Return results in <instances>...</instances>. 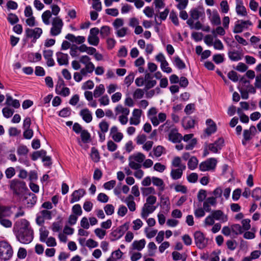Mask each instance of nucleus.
<instances>
[{
  "label": "nucleus",
  "instance_id": "nucleus-1",
  "mask_svg": "<svg viewBox=\"0 0 261 261\" xmlns=\"http://www.w3.org/2000/svg\"><path fill=\"white\" fill-rule=\"evenodd\" d=\"M14 231L18 241L23 244H28L33 239V230L30 226V223L26 219H22L17 221L14 224Z\"/></svg>",
  "mask_w": 261,
  "mask_h": 261
},
{
  "label": "nucleus",
  "instance_id": "nucleus-2",
  "mask_svg": "<svg viewBox=\"0 0 261 261\" xmlns=\"http://www.w3.org/2000/svg\"><path fill=\"white\" fill-rule=\"evenodd\" d=\"M158 111L155 108H150L147 112V116L153 126L158 125L160 123L164 122L166 119V115L164 113H160L158 117L156 116Z\"/></svg>",
  "mask_w": 261,
  "mask_h": 261
},
{
  "label": "nucleus",
  "instance_id": "nucleus-3",
  "mask_svg": "<svg viewBox=\"0 0 261 261\" xmlns=\"http://www.w3.org/2000/svg\"><path fill=\"white\" fill-rule=\"evenodd\" d=\"M13 250L11 245L7 242L0 241V258L7 260L12 256Z\"/></svg>",
  "mask_w": 261,
  "mask_h": 261
},
{
  "label": "nucleus",
  "instance_id": "nucleus-4",
  "mask_svg": "<svg viewBox=\"0 0 261 261\" xmlns=\"http://www.w3.org/2000/svg\"><path fill=\"white\" fill-rule=\"evenodd\" d=\"M51 28L50 33L51 36H56L59 35L62 31L63 22L59 17H56L52 19Z\"/></svg>",
  "mask_w": 261,
  "mask_h": 261
},
{
  "label": "nucleus",
  "instance_id": "nucleus-5",
  "mask_svg": "<svg viewBox=\"0 0 261 261\" xmlns=\"http://www.w3.org/2000/svg\"><path fill=\"white\" fill-rule=\"evenodd\" d=\"M195 244L199 249L204 248L207 245V239H206L203 233L197 231L194 234Z\"/></svg>",
  "mask_w": 261,
  "mask_h": 261
},
{
  "label": "nucleus",
  "instance_id": "nucleus-6",
  "mask_svg": "<svg viewBox=\"0 0 261 261\" xmlns=\"http://www.w3.org/2000/svg\"><path fill=\"white\" fill-rule=\"evenodd\" d=\"M217 160L215 158H210L201 162L199 166V170L204 172L215 169L217 165Z\"/></svg>",
  "mask_w": 261,
  "mask_h": 261
},
{
  "label": "nucleus",
  "instance_id": "nucleus-7",
  "mask_svg": "<svg viewBox=\"0 0 261 261\" xmlns=\"http://www.w3.org/2000/svg\"><path fill=\"white\" fill-rule=\"evenodd\" d=\"M99 30L97 28H93L90 29V33L87 38L89 44L93 46H97L99 42V38L98 36Z\"/></svg>",
  "mask_w": 261,
  "mask_h": 261
},
{
  "label": "nucleus",
  "instance_id": "nucleus-8",
  "mask_svg": "<svg viewBox=\"0 0 261 261\" xmlns=\"http://www.w3.org/2000/svg\"><path fill=\"white\" fill-rule=\"evenodd\" d=\"M204 13L203 11L198 10V9H193L190 11V18L187 21V23L193 28V22L194 20H198L200 17L203 16Z\"/></svg>",
  "mask_w": 261,
  "mask_h": 261
},
{
  "label": "nucleus",
  "instance_id": "nucleus-9",
  "mask_svg": "<svg viewBox=\"0 0 261 261\" xmlns=\"http://www.w3.org/2000/svg\"><path fill=\"white\" fill-rule=\"evenodd\" d=\"M25 33L27 38H33V41L35 42L41 36L42 34V30L40 28H27L25 30Z\"/></svg>",
  "mask_w": 261,
  "mask_h": 261
},
{
  "label": "nucleus",
  "instance_id": "nucleus-10",
  "mask_svg": "<svg viewBox=\"0 0 261 261\" xmlns=\"http://www.w3.org/2000/svg\"><path fill=\"white\" fill-rule=\"evenodd\" d=\"M252 25V22L249 20H238L236 22L234 26L233 32L234 33H240L242 32L244 29H247L249 26Z\"/></svg>",
  "mask_w": 261,
  "mask_h": 261
},
{
  "label": "nucleus",
  "instance_id": "nucleus-11",
  "mask_svg": "<svg viewBox=\"0 0 261 261\" xmlns=\"http://www.w3.org/2000/svg\"><path fill=\"white\" fill-rule=\"evenodd\" d=\"M142 111L141 109H135L132 112V116L129 119L130 125H138L141 122Z\"/></svg>",
  "mask_w": 261,
  "mask_h": 261
},
{
  "label": "nucleus",
  "instance_id": "nucleus-12",
  "mask_svg": "<svg viewBox=\"0 0 261 261\" xmlns=\"http://www.w3.org/2000/svg\"><path fill=\"white\" fill-rule=\"evenodd\" d=\"M211 215L215 220L220 221L222 223L227 222L228 219V216L220 210L212 211L211 212Z\"/></svg>",
  "mask_w": 261,
  "mask_h": 261
},
{
  "label": "nucleus",
  "instance_id": "nucleus-13",
  "mask_svg": "<svg viewBox=\"0 0 261 261\" xmlns=\"http://www.w3.org/2000/svg\"><path fill=\"white\" fill-rule=\"evenodd\" d=\"M169 140L173 143H179L182 139V135L178 132L176 128H172L168 135Z\"/></svg>",
  "mask_w": 261,
  "mask_h": 261
},
{
  "label": "nucleus",
  "instance_id": "nucleus-14",
  "mask_svg": "<svg viewBox=\"0 0 261 261\" xmlns=\"http://www.w3.org/2000/svg\"><path fill=\"white\" fill-rule=\"evenodd\" d=\"M224 144L223 139L220 138L213 143L209 144L208 145V149L214 152L217 153L219 150H220Z\"/></svg>",
  "mask_w": 261,
  "mask_h": 261
},
{
  "label": "nucleus",
  "instance_id": "nucleus-15",
  "mask_svg": "<svg viewBox=\"0 0 261 261\" xmlns=\"http://www.w3.org/2000/svg\"><path fill=\"white\" fill-rule=\"evenodd\" d=\"M156 209V206L154 205L144 204L142 208L141 216L143 219H147L149 214L153 213Z\"/></svg>",
  "mask_w": 261,
  "mask_h": 261
},
{
  "label": "nucleus",
  "instance_id": "nucleus-16",
  "mask_svg": "<svg viewBox=\"0 0 261 261\" xmlns=\"http://www.w3.org/2000/svg\"><path fill=\"white\" fill-rule=\"evenodd\" d=\"M217 202L213 197H207L203 203V207L206 212H211V206H216Z\"/></svg>",
  "mask_w": 261,
  "mask_h": 261
},
{
  "label": "nucleus",
  "instance_id": "nucleus-17",
  "mask_svg": "<svg viewBox=\"0 0 261 261\" xmlns=\"http://www.w3.org/2000/svg\"><path fill=\"white\" fill-rule=\"evenodd\" d=\"M186 168V166L182 165L180 168L172 169L170 172L172 178L174 180L179 179L181 177L183 171L185 170Z\"/></svg>",
  "mask_w": 261,
  "mask_h": 261
},
{
  "label": "nucleus",
  "instance_id": "nucleus-18",
  "mask_svg": "<svg viewBox=\"0 0 261 261\" xmlns=\"http://www.w3.org/2000/svg\"><path fill=\"white\" fill-rule=\"evenodd\" d=\"M85 194V191L83 189L74 191L71 194L70 203H73L80 200Z\"/></svg>",
  "mask_w": 261,
  "mask_h": 261
},
{
  "label": "nucleus",
  "instance_id": "nucleus-19",
  "mask_svg": "<svg viewBox=\"0 0 261 261\" xmlns=\"http://www.w3.org/2000/svg\"><path fill=\"white\" fill-rule=\"evenodd\" d=\"M207 127L205 129V133L210 136L212 134L214 133L217 130L216 123L211 119H207L206 121Z\"/></svg>",
  "mask_w": 261,
  "mask_h": 261
},
{
  "label": "nucleus",
  "instance_id": "nucleus-20",
  "mask_svg": "<svg viewBox=\"0 0 261 261\" xmlns=\"http://www.w3.org/2000/svg\"><path fill=\"white\" fill-rule=\"evenodd\" d=\"M57 60L60 65H66L68 64V56L61 52L56 54Z\"/></svg>",
  "mask_w": 261,
  "mask_h": 261
},
{
  "label": "nucleus",
  "instance_id": "nucleus-21",
  "mask_svg": "<svg viewBox=\"0 0 261 261\" xmlns=\"http://www.w3.org/2000/svg\"><path fill=\"white\" fill-rule=\"evenodd\" d=\"M65 38L72 42H75L79 44L83 43L86 40V39L84 36H75L74 35L71 34H68L65 36Z\"/></svg>",
  "mask_w": 261,
  "mask_h": 261
},
{
  "label": "nucleus",
  "instance_id": "nucleus-22",
  "mask_svg": "<svg viewBox=\"0 0 261 261\" xmlns=\"http://www.w3.org/2000/svg\"><path fill=\"white\" fill-rule=\"evenodd\" d=\"M12 214L11 207L0 205V219L9 217Z\"/></svg>",
  "mask_w": 261,
  "mask_h": 261
},
{
  "label": "nucleus",
  "instance_id": "nucleus-23",
  "mask_svg": "<svg viewBox=\"0 0 261 261\" xmlns=\"http://www.w3.org/2000/svg\"><path fill=\"white\" fill-rule=\"evenodd\" d=\"M53 53L51 50H44L43 52L44 58L46 60V64L48 66L51 67L55 65V62L52 58Z\"/></svg>",
  "mask_w": 261,
  "mask_h": 261
},
{
  "label": "nucleus",
  "instance_id": "nucleus-24",
  "mask_svg": "<svg viewBox=\"0 0 261 261\" xmlns=\"http://www.w3.org/2000/svg\"><path fill=\"white\" fill-rule=\"evenodd\" d=\"M80 116L87 123L90 122L92 120V116L91 112L87 108L84 109L80 111Z\"/></svg>",
  "mask_w": 261,
  "mask_h": 261
},
{
  "label": "nucleus",
  "instance_id": "nucleus-25",
  "mask_svg": "<svg viewBox=\"0 0 261 261\" xmlns=\"http://www.w3.org/2000/svg\"><path fill=\"white\" fill-rule=\"evenodd\" d=\"M124 202L126 204L130 212L136 210V203L134 201V197L132 195H129L124 200Z\"/></svg>",
  "mask_w": 261,
  "mask_h": 261
},
{
  "label": "nucleus",
  "instance_id": "nucleus-26",
  "mask_svg": "<svg viewBox=\"0 0 261 261\" xmlns=\"http://www.w3.org/2000/svg\"><path fill=\"white\" fill-rule=\"evenodd\" d=\"M5 104L8 106H12L15 109L19 108L20 106L19 100L17 99H13L9 94L6 95Z\"/></svg>",
  "mask_w": 261,
  "mask_h": 261
},
{
  "label": "nucleus",
  "instance_id": "nucleus-27",
  "mask_svg": "<svg viewBox=\"0 0 261 261\" xmlns=\"http://www.w3.org/2000/svg\"><path fill=\"white\" fill-rule=\"evenodd\" d=\"M115 112L116 115H129V110L121 105H118L115 108Z\"/></svg>",
  "mask_w": 261,
  "mask_h": 261
},
{
  "label": "nucleus",
  "instance_id": "nucleus-28",
  "mask_svg": "<svg viewBox=\"0 0 261 261\" xmlns=\"http://www.w3.org/2000/svg\"><path fill=\"white\" fill-rule=\"evenodd\" d=\"M24 200H25V202L29 206L33 205L35 204L36 202L37 198L35 194L33 193H29L25 195Z\"/></svg>",
  "mask_w": 261,
  "mask_h": 261
},
{
  "label": "nucleus",
  "instance_id": "nucleus-29",
  "mask_svg": "<svg viewBox=\"0 0 261 261\" xmlns=\"http://www.w3.org/2000/svg\"><path fill=\"white\" fill-rule=\"evenodd\" d=\"M145 244L146 241L145 239H143L139 241H134L132 244V246L133 249L141 251L144 248Z\"/></svg>",
  "mask_w": 261,
  "mask_h": 261
},
{
  "label": "nucleus",
  "instance_id": "nucleus-30",
  "mask_svg": "<svg viewBox=\"0 0 261 261\" xmlns=\"http://www.w3.org/2000/svg\"><path fill=\"white\" fill-rule=\"evenodd\" d=\"M182 126L185 129H189L194 127L195 120L191 118H185L182 120Z\"/></svg>",
  "mask_w": 261,
  "mask_h": 261
},
{
  "label": "nucleus",
  "instance_id": "nucleus-31",
  "mask_svg": "<svg viewBox=\"0 0 261 261\" xmlns=\"http://www.w3.org/2000/svg\"><path fill=\"white\" fill-rule=\"evenodd\" d=\"M152 182L153 185L159 187V190L161 191L164 190V183L162 179L156 177H152Z\"/></svg>",
  "mask_w": 261,
  "mask_h": 261
},
{
  "label": "nucleus",
  "instance_id": "nucleus-32",
  "mask_svg": "<svg viewBox=\"0 0 261 261\" xmlns=\"http://www.w3.org/2000/svg\"><path fill=\"white\" fill-rule=\"evenodd\" d=\"M198 160L195 156H192L189 159L188 163V168L192 170H194L197 167Z\"/></svg>",
  "mask_w": 261,
  "mask_h": 261
},
{
  "label": "nucleus",
  "instance_id": "nucleus-33",
  "mask_svg": "<svg viewBox=\"0 0 261 261\" xmlns=\"http://www.w3.org/2000/svg\"><path fill=\"white\" fill-rule=\"evenodd\" d=\"M236 12L238 15L246 16L247 14L245 7L243 5L242 2H240L236 6Z\"/></svg>",
  "mask_w": 261,
  "mask_h": 261
},
{
  "label": "nucleus",
  "instance_id": "nucleus-34",
  "mask_svg": "<svg viewBox=\"0 0 261 261\" xmlns=\"http://www.w3.org/2000/svg\"><path fill=\"white\" fill-rule=\"evenodd\" d=\"M105 91L104 85L100 84L97 86L93 92V96L94 97L97 98L102 95Z\"/></svg>",
  "mask_w": 261,
  "mask_h": 261
},
{
  "label": "nucleus",
  "instance_id": "nucleus-35",
  "mask_svg": "<svg viewBox=\"0 0 261 261\" xmlns=\"http://www.w3.org/2000/svg\"><path fill=\"white\" fill-rule=\"evenodd\" d=\"M129 157H130L132 159L134 160L135 161L138 162L140 164L142 163L145 159V155L141 152H137L135 153L130 155Z\"/></svg>",
  "mask_w": 261,
  "mask_h": 261
},
{
  "label": "nucleus",
  "instance_id": "nucleus-36",
  "mask_svg": "<svg viewBox=\"0 0 261 261\" xmlns=\"http://www.w3.org/2000/svg\"><path fill=\"white\" fill-rule=\"evenodd\" d=\"M39 232L40 241L45 242L48 236L49 231L44 227H42L39 229Z\"/></svg>",
  "mask_w": 261,
  "mask_h": 261
},
{
  "label": "nucleus",
  "instance_id": "nucleus-37",
  "mask_svg": "<svg viewBox=\"0 0 261 261\" xmlns=\"http://www.w3.org/2000/svg\"><path fill=\"white\" fill-rule=\"evenodd\" d=\"M25 187L24 182L17 180H13L11 184V188L13 189L16 192L18 188H24Z\"/></svg>",
  "mask_w": 261,
  "mask_h": 261
},
{
  "label": "nucleus",
  "instance_id": "nucleus-38",
  "mask_svg": "<svg viewBox=\"0 0 261 261\" xmlns=\"http://www.w3.org/2000/svg\"><path fill=\"white\" fill-rule=\"evenodd\" d=\"M51 16V13L49 10L44 12L42 15V19L43 23L46 25L50 24L49 19Z\"/></svg>",
  "mask_w": 261,
  "mask_h": 261
},
{
  "label": "nucleus",
  "instance_id": "nucleus-39",
  "mask_svg": "<svg viewBox=\"0 0 261 261\" xmlns=\"http://www.w3.org/2000/svg\"><path fill=\"white\" fill-rule=\"evenodd\" d=\"M211 21L212 22L216 25H219L221 23L220 17L217 11H214L212 12V16H211Z\"/></svg>",
  "mask_w": 261,
  "mask_h": 261
},
{
  "label": "nucleus",
  "instance_id": "nucleus-40",
  "mask_svg": "<svg viewBox=\"0 0 261 261\" xmlns=\"http://www.w3.org/2000/svg\"><path fill=\"white\" fill-rule=\"evenodd\" d=\"M141 190L143 196H147L150 194H155L156 193L154 188L151 187L142 188Z\"/></svg>",
  "mask_w": 261,
  "mask_h": 261
},
{
  "label": "nucleus",
  "instance_id": "nucleus-41",
  "mask_svg": "<svg viewBox=\"0 0 261 261\" xmlns=\"http://www.w3.org/2000/svg\"><path fill=\"white\" fill-rule=\"evenodd\" d=\"M253 136L248 129H244L243 131V139L242 140L243 145H246V142L251 140Z\"/></svg>",
  "mask_w": 261,
  "mask_h": 261
},
{
  "label": "nucleus",
  "instance_id": "nucleus-42",
  "mask_svg": "<svg viewBox=\"0 0 261 261\" xmlns=\"http://www.w3.org/2000/svg\"><path fill=\"white\" fill-rule=\"evenodd\" d=\"M174 63L178 69H181L186 68V64L178 56L174 58Z\"/></svg>",
  "mask_w": 261,
  "mask_h": 261
},
{
  "label": "nucleus",
  "instance_id": "nucleus-43",
  "mask_svg": "<svg viewBox=\"0 0 261 261\" xmlns=\"http://www.w3.org/2000/svg\"><path fill=\"white\" fill-rule=\"evenodd\" d=\"M165 150L164 147L162 146L158 145L153 149V155L156 158H159L162 155Z\"/></svg>",
  "mask_w": 261,
  "mask_h": 261
},
{
  "label": "nucleus",
  "instance_id": "nucleus-44",
  "mask_svg": "<svg viewBox=\"0 0 261 261\" xmlns=\"http://www.w3.org/2000/svg\"><path fill=\"white\" fill-rule=\"evenodd\" d=\"M129 164L128 165L130 168L134 170H138L141 168L142 165L138 162H137L134 160L132 159L130 157L128 158Z\"/></svg>",
  "mask_w": 261,
  "mask_h": 261
},
{
  "label": "nucleus",
  "instance_id": "nucleus-45",
  "mask_svg": "<svg viewBox=\"0 0 261 261\" xmlns=\"http://www.w3.org/2000/svg\"><path fill=\"white\" fill-rule=\"evenodd\" d=\"M82 141L84 143H87L90 141V134L86 130H83L81 133Z\"/></svg>",
  "mask_w": 261,
  "mask_h": 261
},
{
  "label": "nucleus",
  "instance_id": "nucleus-46",
  "mask_svg": "<svg viewBox=\"0 0 261 261\" xmlns=\"http://www.w3.org/2000/svg\"><path fill=\"white\" fill-rule=\"evenodd\" d=\"M91 158L94 162H98L99 161L100 157L98 150L95 148H91Z\"/></svg>",
  "mask_w": 261,
  "mask_h": 261
},
{
  "label": "nucleus",
  "instance_id": "nucleus-47",
  "mask_svg": "<svg viewBox=\"0 0 261 261\" xmlns=\"http://www.w3.org/2000/svg\"><path fill=\"white\" fill-rule=\"evenodd\" d=\"M231 226L232 232L236 235L242 234L244 232L242 226L240 224H235L232 225Z\"/></svg>",
  "mask_w": 261,
  "mask_h": 261
},
{
  "label": "nucleus",
  "instance_id": "nucleus-48",
  "mask_svg": "<svg viewBox=\"0 0 261 261\" xmlns=\"http://www.w3.org/2000/svg\"><path fill=\"white\" fill-rule=\"evenodd\" d=\"M177 4L176 5L177 8L179 10H184L186 8L188 4V0H175Z\"/></svg>",
  "mask_w": 261,
  "mask_h": 261
},
{
  "label": "nucleus",
  "instance_id": "nucleus-49",
  "mask_svg": "<svg viewBox=\"0 0 261 261\" xmlns=\"http://www.w3.org/2000/svg\"><path fill=\"white\" fill-rule=\"evenodd\" d=\"M2 112L4 116L8 118L11 117L13 115L14 110L8 107H7L3 109Z\"/></svg>",
  "mask_w": 261,
  "mask_h": 261
},
{
  "label": "nucleus",
  "instance_id": "nucleus-50",
  "mask_svg": "<svg viewBox=\"0 0 261 261\" xmlns=\"http://www.w3.org/2000/svg\"><path fill=\"white\" fill-rule=\"evenodd\" d=\"M116 34L119 37H123L127 33L128 28L126 27H122L116 30Z\"/></svg>",
  "mask_w": 261,
  "mask_h": 261
},
{
  "label": "nucleus",
  "instance_id": "nucleus-51",
  "mask_svg": "<svg viewBox=\"0 0 261 261\" xmlns=\"http://www.w3.org/2000/svg\"><path fill=\"white\" fill-rule=\"evenodd\" d=\"M215 224V219L211 215L207 216L204 221V225L205 227L212 226Z\"/></svg>",
  "mask_w": 261,
  "mask_h": 261
},
{
  "label": "nucleus",
  "instance_id": "nucleus-52",
  "mask_svg": "<svg viewBox=\"0 0 261 261\" xmlns=\"http://www.w3.org/2000/svg\"><path fill=\"white\" fill-rule=\"evenodd\" d=\"M149 255L152 256L155 254V250L156 249L157 247L154 242H150L148 244Z\"/></svg>",
  "mask_w": 261,
  "mask_h": 261
},
{
  "label": "nucleus",
  "instance_id": "nucleus-53",
  "mask_svg": "<svg viewBox=\"0 0 261 261\" xmlns=\"http://www.w3.org/2000/svg\"><path fill=\"white\" fill-rule=\"evenodd\" d=\"M99 33L102 37H105L110 34V28L108 26H103L100 28Z\"/></svg>",
  "mask_w": 261,
  "mask_h": 261
},
{
  "label": "nucleus",
  "instance_id": "nucleus-54",
  "mask_svg": "<svg viewBox=\"0 0 261 261\" xmlns=\"http://www.w3.org/2000/svg\"><path fill=\"white\" fill-rule=\"evenodd\" d=\"M228 57L232 61H237L241 59V57L238 51H230L228 53Z\"/></svg>",
  "mask_w": 261,
  "mask_h": 261
},
{
  "label": "nucleus",
  "instance_id": "nucleus-55",
  "mask_svg": "<svg viewBox=\"0 0 261 261\" xmlns=\"http://www.w3.org/2000/svg\"><path fill=\"white\" fill-rule=\"evenodd\" d=\"M252 196L256 200H258L261 198V189L256 188L254 189L252 192Z\"/></svg>",
  "mask_w": 261,
  "mask_h": 261
},
{
  "label": "nucleus",
  "instance_id": "nucleus-56",
  "mask_svg": "<svg viewBox=\"0 0 261 261\" xmlns=\"http://www.w3.org/2000/svg\"><path fill=\"white\" fill-rule=\"evenodd\" d=\"M144 232L146 237L150 239L154 237L156 234L158 230L156 229L149 230L148 228H145Z\"/></svg>",
  "mask_w": 261,
  "mask_h": 261
},
{
  "label": "nucleus",
  "instance_id": "nucleus-57",
  "mask_svg": "<svg viewBox=\"0 0 261 261\" xmlns=\"http://www.w3.org/2000/svg\"><path fill=\"white\" fill-rule=\"evenodd\" d=\"M135 77L134 73H130L124 79V83L127 87H129L133 83Z\"/></svg>",
  "mask_w": 261,
  "mask_h": 261
},
{
  "label": "nucleus",
  "instance_id": "nucleus-58",
  "mask_svg": "<svg viewBox=\"0 0 261 261\" xmlns=\"http://www.w3.org/2000/svg\"><path fill=\"white\" fill-rule=\"evenodd\" d=\"M226 244L227 248L231 251L234 250L237 246V243L235 240H227Z\"/></svg>",
  "mask_w": 261,
  "mask_h": 261
},
{
  "label": "nucleus",
  "instance_id": "nucleus-59",
  "mask_svg": "<svg viewBox=\"0 0 261 261\" xmlns=\"http://www.w3.org/2000/svg\"><path fill=\"white\" fill-rule=\"evenodd\" d=\"M169 18L171 20L172 22L175 25H178L179 22H178V19L177 17V15L173 11H172L169 15Z\"/></svg>",
  "mask_w": 261,
  "mask_h": 261
},
{
  "label": "nucleus",
  "instance_id": "nucleus-60",
  "mask_svg": "<svg viewBox=\"0 0 261 261\" xmlns=\"http://www.w3.org/2000/svg\"><path fill=\"white\" fill-rule=\"evenodd\" d=\"M250 220L249 219H243L242 223V228H243V231L244 230H248L251 228V225L250 224Z\"/></svg>",
  "mask_w": 261,
  "mask_h": 261
},
{
  "label": "nucleus",
  "instance_id": "nucleus-61",
  "mask_svg": "<svg viewBox=\"0 0 261 261\" xmlns=\"http://www.w3.org/2000/svg\"><path fill=\"white\" fill-rule=\"evenodd\" d=\"M206 191L205 190L201 189L199 191L197 194V199L199 202L203 201L206 199Z\"/></svg>",
  "mask_w": 261,
  "mask_h": 261
},
{
  "label": "nucleus",
  "instance_id": "nucleus-62",
  "mask_svg": "<svg viewBox=\"0 0 261 261\" xmlns=\"http://www.w3.org/2000/svg\"><path fill=\"white\" fill-rule=\"evenodd\" d=\"M124 24L123 20L122 18H117L113 22V25L115 30L122 28Z\"/></svg>",
  "mask_w": 261,
  "mask_h": 261
},
{
  "label": "nucleus",
  "instance_id": "nucleus-63",
  "mask_svg": "<svg viewBox=\"0 0 261 261\" xmlns=\"http://www.w3.org/2000/svg\"><path fill=\"white\" fill-rule=\"evenodd\" d=\"M144 94V92L143 90L141 89H137L133 94V97L135 99H141L143 97Z\"/></svg>",
  "mask_w": 261,
  "mask_h": 261
},
{
  "label": "nucleus",
  "instance_id": "nucleus-64",
  "mask_svg": "<svg viewBox=\"0 0 261 261\" xmlns=\"http://www.w3.org/2000/svg\"><path fill=\"white\" fill-rule=\"evenodd\" d=\"M117 145L112 140H109L107 142V148L109 151L114 152L117 149Z\"/></svg>",
  "mask_w": 261,
  "mask_h": 261
}]
</instances>
